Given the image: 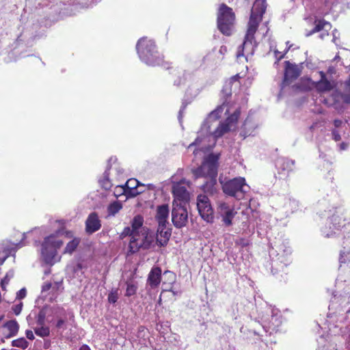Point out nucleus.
I'll use <instances>...</instances> for the list:
<instances>
[{"mask_svg": "<svg viewBox=\"0 0 350 350\" xmlns=\"http://www.w3.org/2000/svg\"><path fill=\"white\" fill-rule=\"evenodd\" d=\"M222 111L223 107L220 105L208 114V116L201 126L198 137L193 142L189 144V148L199 144L206 137H213L214 142H215L218 138L230 130V126L237 122L241 114L240 109H237L232 114L226 118L224 122L219 124L215 129L212 130L213 122L217 121L220 118Z\"/></svg>", "mask_w": 350, "mask_h": 350, "instance_id": "nucleus-1", "label": "nucleus"}, {"mask_svg": "<svg viewBox=\"0 0 350 350\" xmlns=\"http://www.w3.org/2000/svg\"><path fill=\"white\" fill-rule=\"evenodd\" d=\"M64 233L70 237L71 232L65 231L62 228L55 230L53 233L45 237L41 243L40 256L42 260L50 267L59 262L61 256H58L57 250L64 245L63 240L60 238Z\"/></svg>", "mask_w": 350, "mask_h": 350, "instance_id": "nucleus-2", "label": "nucleus"}, {"mask_svg": "<svg viewBox=\"0 0 350 350\" xmlns=\"http://www.w3.org/2000/svg\"><path fill=\"white\" fill-rule=\"evenodd\" d=\"M139 59L148 66H159L163 62V55L159 53L153 40L143 37L136 44Z\"/></svg>", "mask_w": 350, "mask_h": 350, "instance_id": "nucleus-3", "label": "nucleus"}, {"mask_svg": "<svg viewBox=\"0 0 350 350\" xmlns=\"http://www.w3.org/2000/svg\"><path fill=\"white\" fill-rule=\"evenodd\" d=\"M291 248L287 240H278L274 243V246L269 250V256L271 258V269L273 274L279 271H283L291 262Z\"/></svg>", "mask_w": 350, "mask_h": 350, "instance_id": "nucleus-4", "label": "nucleus"}, {"mask_svg": "<svg viewBox=\"0 0 350 350\" xmlns=\"http://www.w3.org/2000/svg\"><path fill=\"white\" fill-rule=\"evenodd\" d=\"M255 319L260 323L264 332L269 334L277 332L282 323L280 311L267 304L263 310L258 312Z\"/></svg>", "mask_w": 350, "mask_h": 350, "instance_id": "nucleus-5", "label": "nucleus"}, {"mask_svg": "<svg viewBox=\"0 0 350 350\" xmlns=\"http://www.w3.org/2000/svg\"><path fill=\"white\" fill-rule=\"evenodd\" d=\"M258 29L256 23L252 21L247 24V29L244 36L243 42L238 48L237 53V58L245 57L247 59L248 55L252 56L257 48L258 43L256 40L255 33Z\"/></svg>", "mask_w": 350, "mask_h": 350, "instance_id": "nucleus-6", "label": "nucleus"}, {"mask_svg": "<svg viewBox=\"0 0 350 350\" xmlns=\"http://www.w3.org/2000/svg\"><path fill=\"white\" fill-rule=\"evenodd\" d=\"M219 159V155L217 154L211 153L208 154L204 159L201 165L191 170L195 178L201 177L207 178L211 176H217Z\"/></svg>", "mask_w": 350, "mask_h": 350, "instance_id": "nucleus-7", "label": "nucleus"}, {"mask_svg": "<svg viewBox=\"0 0 350 350\" xmlns=\"http://www.w3.org/2000/svg\"><path fill=\"white\" fill-rule=\"evenodd\" d=\"M224 193L229 196L234 197L238 200L243 199L247 191L245 179L243 177H237L225 182L220 180Z\"/></svg>", "mask_w": 350, "mask_h": 350, "instance_id": "nucleus-8", "label": "nucleus"}, {"mask_svg": "<svg viewBox=\"0 0 350 350\" xmlns=\"http://www.w3.org/2000/svg\"><path fill=\"white\" fill-rule=\"evenodd\" d=\"M234 19L232 9L225 3L221 4L217 13V24L221 33L227 36L232 34Z\"/></svg>", "mask_w": 350, "mask_h": 350, "instance_id": "nucleus-9", "label": "nucleus"}, {"mask_svg": "<svg viewBox=\"0 0 350 350\" xmlns=\"http://www.w3.org/2000/svg\"><path fill=\"white\" fill-rule=\"evenodd\" d=\"M156 244V236L150 232L148 228H143L141 233L134 239H131L129 245V252L135 254L142 250H150L154 247Z\"/></svg>", "mask_w": 350, "mask_h": 350, "instance_id": "nucleus-10", "label": "nucleus"}, {"mask_svg": "<svg viewBox=\"0 0 350 350\" xmlns=\"http://www.w3.org/2000/svg\"><path fill=\"white\" fill-rule=\"evenodd\" d=\"M350 227V223L346 224L345 220L337 215H333L328 217L324 226L321 228V233L325 237H330L336 234V230H340L342 228H348Z\"/></svg>", "mask_w": 350, "mask_h": 350, "instance_id": "nucleus-11", "label": "nucleus"}, {"mask_svg": "<svg viewBox=\"0 0 350 350\" xmlns=\"http://www.w3.org/2000/svg\"><path fill=\"white\" fill-rule=\"evenodd\" d=\"M172 221L176 228H182L186 226L188 222V212L187 205L182 203L173 202L172 210Z\"/></svg>", "mask_w": 350, "mask_h": 350, "instance_id": "nucleus-12", "label": "nucleus"}, {"mask_svg": "<svg viewBox=\"0 0 350 350\" xmlns=\"http://www.w3.org/2000/svg\"><path fill=\"white\" fill-rule=\"evenodd\" d=\"M197 208L200 217L207 223L214 221L213 210L206 195L200 194L197 198Z\"/></svg>", "mask_w": 350, "mask_h": 350, "instance_id": "nucleus-13", "label": "nucleus"}, {"mask_svg": "<svg viewBox=\"0 0 350 350\" xmlns=\"http://www.w3.org/2000/svg\"><path fill=\"white\" fill-rule=\"evenodd\" d=\"M285 69L284 74V79L282 83V87L288 85L293 81L296 80L301 75L304 68V62L300 63L299 65L291 64L289 61H285Z\"/></svg>", "mask_w": 350, "mask_h": 350, "instance_id": "nucleus-14", "label": "nucleus"}, {"mask_svg": "<svg viewBox=\"0 0 350 350\" xmlns=\"http://www.w3.org/2000/svg\"><path fill=\"white\" fill-rule=\"evenodd\" d=\"M37 34L33 31V27H26L18 36L14 44V50L16 49L18 46H31L33 44V40L37 37Z\"/></svg>", "mask_w": 350, "mask_h": 350, "instance_id": "nucleus-15", "label": "nucleus"}, {"mask_svg": "<svg viewBox=\"0 0 350 350\" xmlns=\"http://www.w3.org/2000/svg\"><path fill=\"white\" fill-rule=\"evenodd\" d=\"M266 8V0H255L251 10L248 23H250L252 20L253 22L256 23V27H258L259 23L262 19L263 14L265 12Z\"/></svg>", "mask_w": 350, "mask_h": 350, "instance_id": "nucleus-16", "label": "nucleus"}, {"mask_svg": "<svg viewBox=\"0 0 350 350\" xmlns=\"http://www.w3.org/2000/svg\"><path fill=\"white\" fill-rule=\"evenodd\" d=\"M217 213L222 217V221L226 226L232 225V220L235 213L228 204L225 202H219L217 206Z\"/></svg>", "mask_w": 350, "mask_h": 350, "instance_id": "nucleus-17", "label": "nucleus"}, {"mask_svg": "<svg viewBox=\"0 0 350 350\" xmlns=\"http://www.w3.org/2000/svg\"><path fill=\"white\" fill-rule=\"evenodd\" d=\"M85 226L88 234H92L100 229L102 226L101 221L97 213L92 212L88 215L85 222Z\"/></svg>", "mask_w": 350, "mask_h": 350, "instance_id": "nucleus-18", "label": "nucleus"}, {"mask_svg": "<svg viewBox=\"0 0 350 350\" xmlns=\"http://www.w3.org/2000/svg\"><path fill=\"white\" fill-rule=\"evenodd\" d=\"M295 161L286 157L278 158L275 161V167L278 174L282 176H287L288 173L294 170Z\"/></svg>", "mask_w": 350, "mask_h": 350, "instance_id": "nucleus-19", "label": "nucleus"}, {"mask_svg": "<svg viewBox=\"0 0 350 350\" xmlns=\"http://www.w3.org/2000/svg\"><path fill=\"white\" fill-rule=\"evenodd\" d=\"M172 193L174 197L173 202L182 203L187 205L190 200V194L186 187L180 185H174Z\"/></svg>", "mask_w": 350, "mask_h": 350, "instance_id": "nucleus-20", "label": "nucleus"}, {"mask_svg": "<svg viewBox=\"0 0 350 350\" xmlns=\"http://www.w3.org/2000/svg\"><path fill=\"white\" fill-rule=\"evenodd\" d=\"M172 234V228H167V225H158L156 234V244L159 247H165L167 245Z\"/></svg>", "mask_w": 350, "mask_h": 350, "instance_id": "nucleus-21", "label": "nucleus"}, {"mask_svg": "<svg viewBox=\"0 0 350 350\" xmlns=\"http://www.w3.org/2000/svg\"><path fill=\"white\" fill-rule=\"evenodd\" d=\"M169 215L170 207L167 204H162L157 206L154 217L158 225L163 226V225L169 224Z\"/></svg>", "mask_w": 350, "mask_h": 350, "instance_id": "nucleus-22", "label": "nucleus"}, {"mask_svg": "<svg viewBox=\"0 0 350 350\" xmlns=\"http://www.w3.org/2000/svg\"><path fill=\"white\" fill-rule=\"evenodd\" d=\"M162 271L159 267H153L148 275L147 282L152 288H157L161 280Z\"/></svg>", "mask_w": 350, "mask_h": 350, "instance_id": "nucleus-23", "label": "nucleus"}, {"mask_svg": "<svg viewBox=\"0 0 350 350\" xmlns=\"http://www.w3.org/2000/svg\"><path fill=\"white\" fill-rule=\"evenodd\" d=\"M256 129V124L250 118H247L244 121L240 131V136L243 139L252 135Z\"/></svg>", "mask_w": 350, "mask_h": 350, "instance_id": "nucleus-24", "label": "nucleus"}, {"mask_svg": "<svg viewBox=\"0 0 350 350\" xmlns=\"http://www.w3.org/2000/svg\"><path fill=\"white\" fill-rule=\"evenodd\" d=\"M0 249L2 250L3 254V257L0 258V265H2L10 255L15 256L16 249L11 247L7 241H3L0 243Z\"/></svg>", "mask_w": 350, "mask_h": 350, "instance_id": "nucleus-25", "label": "nucleus"}, {"mask_svg": "<svg viewBox=\"0 0 350 350\" xmlns=\"http://www.w3.org/2000/svg\"><path fill=\"white\" fill-rule=\"evenodd\" d=\"M51 314L57 319L68 318V316L70 318H74V314L72 312L67 311L64 308L57 305L52 307L51 306Z\"/></svg>", "mask_w": 350, "mask_h": 350, "instance_id": "nucleus-26", "label": "nucleus"}, {"mask_svg": "<svg viewBox=\"0 0 350 350\" xmlns=\"http://www.w3.org/2000/svg\"><path fill=\"white\" fill-rule=\"evenodd\" d=\"M117 161V159L116 157H111L108 160V164L107 169L105 170V172L103 173V178L100 180V184L102 187L107 190L109 189L111 187V183L109 180V171L110 168L111 167V163H116Z\"/></svg>", "mask_w": 350, "mask_h": 350, "instance_id": "nucleus-27", "label": "nucleus"}, {"mask_svg": "<svg viewBox=\"0 0 350 350\" xmlns=\"http://www.w3.org/2000/svg\"><path fill=\"white\" fill-rule=\"evenodd\" d=\"M341 91L335 90L332 93L329 98L324 99V103L329 106L334 107L335 109H338L341 105Z\"/></svg>", "mask_w": 350, "mask_h": 350, "instance_id": "nucleus-28", "label": "nucleus"}, {"mask_svg": "<svg viewBox=\"0 0 350 350\" xmlns=\"http://www.w3.org/2000/svg\"><path fill=\"white\" fill-rule=\"evenodd\" d=\"M3 327L8 329L9 331V334L6 336L7 338L16 336L19 330V324L15 319L6 321Z\"/></svg>", "mask_w": 350, "mask_h": 350, "instance_id": "nucleus-29", "label": "nucleus"}, {"mask_svg": "<svg viewBox=\"0 0 350 350\" xmlns=\"http://www.w3.org/2000/svg\"><path fill=\"white\" fill-rule=\"evenodd\" d=\"M217 176H211L207 178V180L202 185V189L205 193L213 194L216 191Z\"/></svg>", "mask_w": 350, "mask_h": 350, "instance_id": "nucleus-30", "label": "nucleus"}, {"mask_svg": "<svg viewBox=\"0 0 350 350\" xmlns=\"http://www.w3.org/2000/svg\"><path fill=\"white\" fill-rule=\"evenodd\" d=\"M144 224V218L139 215H137L133 217L131 222V228H132L134 233L138 237L141 233V230Z\"/></svg>", "mask_w": 350, "mask_h": 350, "instance_id": "nucleus-31", "label": "nucleus"}, {"mask_svg": "<svg viewBox=\"0 0 350 350\" xmlns=\"http://www.w3.org/2000/svg\"><path fill=\"white\" fill-rule=\"evenodd\" d=\"M51 316V306H44L39 311L36 317V323L38 325H44L46 317Z\"/></svg>", "mask_w": 350, "mask_h": 350, "instance_id": "nucleus-32", "label": "nucleus"}, {"mask_svg": "<svg viewBox=\"0 0 350 350\" xmlns=\"http://www.w3.org/2000/svg\"><path fill=\"white\" fill-rule=\"evenodd\" d=\"M232 81H227L223 86L221 90V100H223L222 107L225 105L229 97L232 95Z\"/></svg>", "mask_w": 350, "mask_h": 350, "instance_id": "nucleus-33", "label": "nucleus"}, {"mask_svg": "<svg viewBox=\"0 0 350 350\" xmlns=\"http://www.w3.org/2000/svg\"><path fill=\"white\" fill-rule=\"evenodd\" d=\"M121 189L120 194H122L128 198H135L139 194L143 193L144 190L139 191L137 188L133 187H119Z\"/></svg>", "mask_w": 350, "mask_h": 350, "instance_id": "nucleus-34", "label": "nucleus"}, {"mask_svg": "<svg viewBox=\"0 0 350 350\" xmlns=\"http://www.w3.org/2000/svg\"><path fill=\"white\" fill-rule=\"evenodd\" d=\"M284 207L286 213H293L299 209V203L297 200L289 198L286 200Z\"/></svg>", "mask_w": 350, "mask_h": 350, "instance_id": "nucleus-35", "label": "nucleus"}, {"mask_svg": "<svg viewBox=\"0 0 350 350\" xmlns=\"http://www.w3.org/2000/svg\"><path fill=\"white\" fill-rule=\"evenodd\" d=\"M342 100L343 103L350 105V79L346 80L343 84Z\"/></svg>", "mask_w": 350, "mask_h": 350, "instance_id": "nucleus-36", "label": "nucleus"}, {"mask_svg": "<svg viewBox=\"0 0 350 350\" xmlns=\"http://www.w3.org/2000/svg\"><path fill=\"white\" fill-rule=\"evenodd\" d=\"M80 239L78 238H74L70 241L65 247L63 254H72L77 248L79 245Z\"/></svg>", "mask_w": 350, "mask_h": 350, "instance_id": "nucleus-37", "label": "nucleus"}, {"mask_svg": "<svg viewBox=\"0 0 350 350\" xmlns=\"http://www.w3.org/2000/svg\"><path fill=\"white\" fill-rule=\"evenodd\" d=\"M122 208V204L120 201H114L107 206L108 216H114Z\"/></svg>", "mask_w": 350, "mask_h": 350, "instance_id": "nucleus-38", "label": "nucleus"}, {"mask_svg": "<svg viewBox=\"0 0 350 350\" xmlns=\"http://www.w3.org/2000/svg\"><path fill=\"white\" fill-rule=\"evenodd\" d=\"M316 88L320 92H326L331 90L332 89V85L329 81L324 80L319 81L317 83Z\"/></svg>", "mask_w": 350, "mask_h": 350, "instance_id": "nucleus-39", "label": "nucleus"}, {"mask_svg": "<svg viewBox=\"0 0 350 350\" xmlns=\"http://www.w3.org/2000/svg\"><path fill=\"white\" fill-rule=\"evenodd\" d=\"M12 346L21 348L22 349H26L29 346V342L24 337H21L12 340Z\"/></svg>", "mask_w": 350, "mask_h": 350, "instance_id": "nucleus-40", "label": "nucleus"}, {"mask_svg": "<svg viewBox=\"0 0 350 350\" xmlns=\"http://www.w3.org/2000/svg\"><path fill=\"white\" fill-rule=\"evenodd\" d=\"M126 289L125 293L126 297H131L136 294L137 290V286L133 282H126Z\"/></svg>", "mask_w": 350, "mask_h": 350, "instance_id": "nucleus-41", "label": "nucleus"}, {"mask_svg": "<svg viewBox=\"0 0 350 350\" xmlns=\"http://www.w3.org/2000/svg\"><path fill=\"white\" fill-rule=\"evenodd\" d=\"M39 327L34 328L35 334L42 338L49 336L50 335V329L47 326L40 325Z\"/></svg>", "mask_w": 350, "mask_h": 350, "instance_id": "nucleus-42", "label": "nucleus"}, {"mask_svg": "<svg viewBox=\"0 0 350 350\" xmlns=\"http://www.w3.org/2000/svg\"><path fill=\"white\" fill-rule=\"evenodd\" d=\"M325 25H330V24L323 20L319 21L314 26V27L308 33H306V36H310L314 33L319 32L321 31Z\"/></svg>", "mask_w": 350, "mask_h": 350, "instance_id": "nucleus-43", "label": "nucleus"}, {"mask_svg": "<svg viewBox=\"0 0 350 350\" xmlns=\"http://www.w3.org/2000/svg\"><path fill=\"white\" fill-rule=\"evenodd\" d=\"M127 236L131 237V239H134L135 237H137L130 226L125 227L120 234L122 238L126 237Z\"/></svg>", "mask_w": 350, "mask_h": 350, "instance_id": "nucleus-44", "label": "nucleus"}, {"mask_svg": "<svg viewBox=\"0 0 350 350\" xmlns=\"http://www.w3.org/2000/svg\"><path fill=\"white\" fill-rule=\"evenodd\" d=\"M139 186V182L135 178L129 179L124 185H119L118 187H133L137 188Z\"/></svg>", "mask_w": 350, "mask_h": 350, "instance_id": "nucleus-45", "label": "nucleus"}, {"mask_svg": "<svg viewBox=\"0 0 350 350\" xmlns=\"http://www.w3.org/2000/svg\"><path fill=\"white\" fill-rule=\"evenodd\" d=\"M349 254V248L346 249L344 247V250L340 251V256H339V262L340 264L346 263L348 260L347 256Z\"/></svg>", "mask_w": 350, "mask_h": 350, "instance_id": "nucleus-46", "label": "nucleus"}, {"mask_svg": "<svg viewBox=\"0 0 350 350\" xmlns=\"http://www.w3.org/2000/svg\"><path fill=\"white\" fill-rule=\"evenodd\" d=\"M68 321V318H64V319H57V322L55 323V327L57 329H62V331H64L67 329L66 327V322Z\"/></svg>", "mask_w": 350, "mask_h": 350, "instance_id": "nucleus-47", "label": "nucleus"}, {"mask_svg": "<svg viewBox=\"0 0 350 350\" xmlns=\"http://www.w3.org/2000/svg\"><path fill=\"white\" fill-rule=\"evenodd\" d=\"M118 299V289L112 290L108 295V301L111 304H115Z\"/></svg>", "mask_w": 350, "mask_h": 350, "instance_id": "nucleus-48", "label": "nucleus"}, {"mask_svg": "<svg viewBox=\"0 0 350 350\" xmlns=\"http://www.w3.org/2000/svg\"><path fill=\"white\" fill-rule=\"evenodd\" d=\"M186 81V73L183 72L181 75L178 77V79L174 81V85L179 87L183 84H185Z\"/></svg>", "mask_w": 350, "mask_h": 350, "instance_id": "nucleus-49", "label": "nucleus"}, {"mask_svg": "<svg viewBox=\"0 0 350 350\" xmlns=\"http://www.w3.org/2000/svg\"><path fill=\"white\" fill-rule=\"evenodd\" d=\"M83 268V266L82 263L78 262L72 267V271L75 274H76L77 275H79V273L81 274H83V271H82Z\"/></svg>", "mask_w": 350, "mask_h": 350, "instance_id": "nucleus-50", "label": "nucleus"}, {"mask_svg": "<svg viewBox=\"0 0 350 350\" xmlns=\"http://www.w3.org/2000/svg\"><path fill=\"white\" fill-rule=\"evenodd\" d=\"M23 306V303L20 302L19 304L13 306L12 309L16 315H19L22 311Z\"/></svg>", "mask_w": 350, "mask_h": 350, "instance_id": "nucleus-51", "label": "nucleus"}, {"mask_svg": "<svg viewBox=\"0 0 350 350\" xmlns=\"http://www.w3.org/2000/svg\"><path fill=\"white\" fill-rule=\"evenodd\" d=\"M332 137L336 142H338L341 139L340 134L337 129H334L332 130Z\"/></svg>", "mask_w": 350, "mask_h": 350, "instance_id": "nucleus-52", "label": "nucleus"}, {"mask_svg": "<svg viewBox=\"0 0 350 350\" xmlns=\"http://www.w3.org/2000/svg\"><path fill=\"white\" fill-rule=\"evenodd\" d=\"M187 103H186L185 102H183L181 107L178 112V121L180 123L182 122L183 111L185 109V108L187 107Z\"/></svg>", "mask_w": 350, "mask_h": 350, "instance_id": "nucleus-53", "label": "nucleus"}, {"mask_svg": "<svg viewBox=\"0 0 350 350\" xmlns=\"http://www.w3.org/2000/svg\"><path fill=\"white\" fill-rule=\"evenodd\" d=\"M342 299H344V301L346 300V298L342 297H337L336 295H334L333 299L331 300V304L329 305V308L332 307L334 308V305L336 304L338 301H342Z\"/></svg>", "mask_w": 350, "mask_h": 350, "instance_id": "nucleus-54", "label": "nucleus"}, {"mask_svg": "<svg viewBox=\"0 0 350 350\" xmlns=\"http://www.w3.org/2000/svg\"><path fill=\"white\" fill-rule=\"evenodd\" d=\"M27 291L25 288H23L19 290L16 293V299H23L26 297Z\"/></svg>", "mask_w": 350, "mask_h": 350, "instance_id": "nucleus-55", "label": "nucleus"}, {"mask_svg": "<svg viewBox=\"0 0 350 350\" xmlns=\"http://www.w3.org/2000/svg\"><path fill=\"white\" fill-rule=\"evenodd\" d=\"M165 275H168L169 278L170 279V280L172 281V282H174L175 281V275L173 272L170 271H165L163 273Z\"/></svg>", "mask_w": 350, "mask_h": 350, "instance_id": "nucleus-56", "label": "nucleus"}, {"mask_svg": "<svg viewBox=\"0 0 350 350\" xmlns=\"http://www.w3.org/2000/svg\"><path fill=\"white\" fill-rule=\"evenodd\" d=\"M25 335L26 337L30 340H33L35 338L33 332L30 329H27L25 331Z\"/></svg>", "mask_w": 350, "mask_h": 350, "instance_id": "nucleus-57", "label": "nucleus"}, {"mask_svg": "<svg viewBox=\"0 0 350 350\" xmlns=\"http://www.w3.org/2000/svg\"><path fill=\"white\" fill-rule=\"evenodd\" d=\"M52 287V284L51 282L45 283L42 286V292L44 293L45 291H48Z\"/></svg>", "mask_w": 350, "mask_h": 350, "instance_id": "nucleus-58", "label": "nucleus"}, {"mask_svg": "<svg viewBox=\"0 0 350 350\" xmlns=\"http://www.w3.org/2000/svg\"><path fill=\"white\" fill-rule=\"evenodd\" d=\"M14 275V271L13 269H10L9 270L4 278H5V280L8 279L9 280H10V279H12Z\"/></svg>", "mask_w": 350, "mask_h": 350, "instance_id": "nucleus-59", "label": "nucleus"}, {"mask_svg": "<svg viewBox=\"0 0 350 350\" xmlns=\"http://www.w3.org/2000/svg\"><path fill=\"white\" fill-rule=\"evenodd\" d=\"M290 47H291V46H289V47L286 49V51H285V53H283V54H281L279 51H275V57L277 58V59H278V60H280V59H282L284 57V56L285 53H286L287 52V51L290 49Z\"/></svg>", "mask_w": 350, "mask_h": 350, "instance_id": "nucleus-60", "label": "nucleus"}, {"mask_svg": "<svg viewBox=\"0 0 350 350\" xmlns=\"http://www.w3.org/2000/svg\"><path fill=\"white\" fill-rule=\"evenodd\" d=\"M142 186L146 187L148 190L154 191L156 189V186L154 184L148 183V184H142Z\"/></svg>", "mask_w": 350, "mask_h": 350, "instance_id": "nucleus-61", "label": "nucleus"}, {"mask_svg": "<svg viewBox=\"0 0 350 350\" xmlns=\"http://www.w3.org/2000/svg\"><path fill=\"white\" fill-rule=\"evenodd\" d=\"M349 147V143L342 142L339 144L340 150H346Z\"/></svg>", "mask_w": 350, "mask_h": 350, "instance_id": "nucleus-62", "label": "nucleus"}, {"mask_svg": "<svg viewBox=\"0 0 350 350\" xmlns=\"http://www.w3.org/2000/svg\"><path fill=\"white\" fill-rule=\"evenodd\" d=\"M342 124V121L341 120L336 119L334 120V126L336 129L340 127Z\"/></svg>", "mask_w": 350, "mask_h": 350, "instance_id": "nucleus-63", "label": "nucleus"}, {"mask_svg": "<svg viewBox=\"0 0 350 350\" xmlns=\"http://www.w3.org/2000/svg\"><path fill=\"white\" fill-rule=\"evenodd\" d=\"M9 280L7 279L5 280V278H3L2 280H1V286L3 290H5V286L8 284L9 282Z\"/></svg>", "mask_w": 350, "mask_h": 350, "instance_id": "nucleus-64", "label": "nucleus"}]
</instances>
